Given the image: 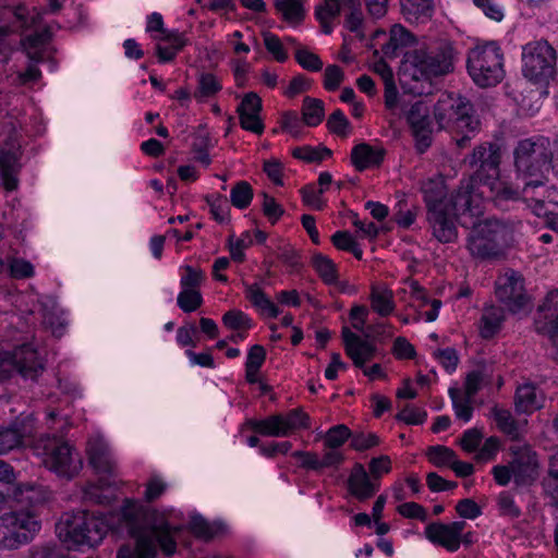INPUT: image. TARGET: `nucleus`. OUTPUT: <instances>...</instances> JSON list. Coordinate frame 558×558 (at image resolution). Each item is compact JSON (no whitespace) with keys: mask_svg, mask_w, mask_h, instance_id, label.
<instances>
[{"mask_svg":"<svg viewBox=\"0 0 558 558\" xmlns=\"http://www.w3.org/2000/svg\"><path fill=\"white\" fill-rule=\"evenodd\" d=\"M9 270L14 278H29L34 275L33 265L21 258H13L9 264Z\"/></svg>","mask_w":558,"mask_h":558,"instance_id":"69168bd1","label":"nucleus"},{"mask_svg":"<svg viewBox=\"0 0 558 558\" xmlns=\"http://www.w3.org/2000/svg\"><path fill=\"white\" fill-rule=\"evenodd\" d=\"M34 452L45 468L66 481L75 477L83 466L80 453L57 435L40 436L34 445Z\"/></svg>","mask_w":558,"mask_h":558,"instance_id":"423d86ee","label":"nucleus"},{"mask_svg":"<svg viewBox=\"0 0 558 558\" xmlns=\"http://www.w3.org/2000/svg\"><path fill=\"white\" fill-rule=\"evenodd\" d=\"M535 329L549 338L558 347V290L550 291L538 306Z\"/></svg>","mask_w":558,"mask_h":558,"instance_id":"6ab92c4d","label":"nucleus"},{"mask_svg":"<svg viewBox=\"0 0 558 558\" xmlns=\"http://www.w3.org/2000/svg\"><path fill=\"white\" fill-rule=\"evenodd\" d=\"M41 529L32 509H21L0 515V550H16L29 544Z\"/></svg>","mask_w":558,"mask_h":558,"instance_id":"0eeeda50","label":"nucleus"},{"mask_svg":"<svg viewBox=\"0 0 558 558\" xmlns=\"http://www.w3.org/2000/svg\"><path fill=\"white\" fill-rule=\"evenodd\" d=\"M505 319L501 307L490 305L486 306L482 314L481 336L485 339L493 338L501 328Z\"/></svg>","mask_w":558,"mask_h":558,"instance_id":"f704fd0d","label":"nucleus"},{"mask_svg":"<svg viewBox=\"0 0 558 558\" xmlns=\"http://www.w3.org/2000/svg\"><path fill=\"white\" fill-rule=\"evenodd\" d=\"M51 39V32L45 28L41 32H36L21 39V45L25 50L28 59L33 62L39 63L44 60L43 48Z\"/></svg>","mask_w":558,"mask_h":558,"instance_id":"bb28decb","label":"nucleus"},{"mask_svg":"<svg viewBox=\"0 0 558 558\" xmlns=\"http://www.w3.org/2000/svg\"><path fill=\"white\" fill-rule=\"evenodd\" d=\"M449 395L457 417L464 422H469L473 413V408L471 405L472 399H469V397L460 399L459 391L453 388L449 390Z\"/></svg>","mask_w":558,"mask_h":558,"instance_id":"de8ad7c7","label":"nucleus"},{"mask_svg":"<svg viewBox=\"0 0 558 558\" xmlns=\"http://www.w3.org/2000/svg\"><path fill=\"white\" fill-rule=\"evenodd\" d=\"M245 295L258 311L268 317L277 318L280 314L278 306L274 304L256 283L245 286Z\"/></svg>","mask_w":558,"mask_h":558,"instance_id":"7c9ffc66","label":"nucleus"},{"mask_svg":"<svg viewBox=\"0 0 558 558\" xmlns=\"http://www.w3.org/2000/svg\"><path fill=\"white\" fill-rule=\"evenodd\" d=\"M114 484L108 477H100L98 484H88L83 488V499L98 505H108L112 499L110 487Z\"/></svg>","mask_w":558,"mask_h":558,"instance_id":"473e14b6","label":"nucleus"},{"mask_svg":"<svg viewBox=\"0 0 558 558\" xmlns=\"http://www.w3.org/2000/svg\"><path fill=\"white\" fill-rule=\"evenodd\" d=\"M31 433L32 427L26 424L14 423L11 427H0V454L20 447Z\"/></svg>","mask_w":558,"mask_h":558,"instance_id":"a878e982","label":"nucleus"},{"mask_svg":"<svg viewBox=\"0 0 558 558\" xmlns=\"http://www.w3.org/2000/svg\"><path fill=\"white\" fill-rule=\"evenodd\" d=\"M543 395L532 384L520 386L515 392V408L523 413L533 412L542 407Z\"/></svg>","mask_w":558,"mask_h":558,"instance_id":"c85d7f7f","label":"nucleus"},{"mask_svg":"<svg viewBox=\"0 0 558 558\" xmlns=\"http://www.w3.org/2000/svg\"><path fill=\"white\" fill-rule=\"evenodd\" d=\"M369 300L373 311L380 316H388L395 310L393 293L387 288L373 286Z\"/></svg>","mask_w":558,"mask_h":558,"instance_id":"c9c22d12","label":"nucleus"},{"mask_svg":"<svg viewBox=\"0 0 558 558\" xmlns=\"http://www.w3.org/2000/svg\"><path fill=\"white\" fill-rule=\"evenodd\" d=\"M178 514L172 510L167 517L126 499L122 520L135 544L134 547H121L117 558H155L158 546L168 556L174 554L175 537L183 529L171 521Z\"/></svg>","mask_w":558,"mask_h":558,"instance_id":"f03ea898","label":"nucleus"},{"mask_svg":"<svg viewBox=\"0 0 558 558\" xmlns=\"http://www.w3.org/2000/svg\"><path fill=\"white\" fill-rule=\"evenodd\" d=\"M324 118V102L320 99L305 97L302 107V120L307 126L318 125Z\"/></svg>","mask_w":558,"mask_h":558,"instance_id":"4c0bfd02","label":"nucleus"},{"mask_svg":"<svg viewBox=\"0 0 558 558\" xmlns=\"http://www.w3.org/2000/svg\"><path fill=\"white\" fill-rule=\"evenodd\" d=\"M472 229L468 238V248L472 256L481 259H495L504 254L506 247L514 241V232L520 221L487 218L471 221Z\"/></svg>","mask_w":558,"mask_h":558,"instance_id":"20e7f679","label":"nucleus"},{"mask_svg":"<svg viewBox=\"0 0 558 558\" xmlns=\"http://www.w3.org/2000/svg\"><path fill=\"white\" fill-rule=\"evenodd\" d=\"M264 44L266 49L274 56V58L278 62H284L288 59V54L278 36L271 33H265Z\"/></svg>","mask_w":558,"mask_h":558,"instance_id":"4d7b16f0","label":"nucleus"},{"mask_svg":"<svg viewBox=\"0 0 558 558\" xmlns=\"http://www.w3.org/2000/svg\"><path fill=\"white\" fill-rule=\"evenodd\" d=\"M303 120L300 119L295 111L284 112L281 118V128L289 132L294 137H300L302 134Z\"/></svg>","mask_w":558,"mask_h":558,"instance_id":"5fc2aeb1","label":"nucleus"},{"mask_svg":"<svg viewBox=\"0 0 558 558\" xmlns=\"http://www.w3.org/2000/svg\"><path fill=\"white\" fill-rule=\"evenodd\" d=\"M482 187H487L492 193V198L499 208H505L507 202H522L529 207H532L536 215H541L545 207V193L536 192L532 196L524 195L523 180L518 175L517 183L512 184L505 181L492 180V183H486Z\"/></svg>","mask_w":558,"mask_h":558,"instance_id":"2eb2a0df","label":"nucleus"},{"mask_svg":"<svg viewBox=\"0 0 558 558\" xmlns=\"http://www.w3.org/2000/svg\"><path fill=\"white\" fill-rule=\"evenodd\" d=\"M222 88L219 80L211 73H201L198 76L197 90L194 93V97L198 100L214 96Z\"/></svg>","mask_w":558,"mask_h":558,"instance_id":"37998d69","label":"nucleus"},{"mask_svg":"<svg viewBox=\"0 0 558 558\" xmlns=\"http://www.w3.org/2000/svg\"><path fill=\"white\" fill-rule=\"evenodd\" d=\"M327 126L330 132L336 133L340 136L347 135V128L349 126V120L341 110H335L327 120Z\"/></svg>","mask_w":558,"mask_h":558,"instance_id":"13d9d810","label":"nucleus"},{"mask_svg":"<svg viewBox=\"0 0 558 558\" xmlns=\"http://www.w3.org/2000/svg\"><path fill=\"white\" fill-rule=\"evenodd\" d=\"M398 512L404 518L416 519L422 522H425L428 518L426 509L413 501L400 505Z\"/></svg>","mask_w":558,"mask_h":558,"instance_id":"680f3d73","label":"nucleus"},{"mask_svg":"<svg viewBox=\"0 0 558 558\" xmlns=\"http://www.w3.org/2000/svg\"><path fill=\"white\" fill-rule=\"evenodd\" d=\"M523 75L535 83L546 82L555 73L556 52L545 40L529 43L522 50Z\"/></svg>","mask_w":558,"mask_h":558,"instance_id":"9d476101","label":"nucleus"},{"mask_svg":"<svg viewBox=\"0 0 558 558\" xmlns=\"http://www.w3.org/2000/svg\"><path fill=\"white\" fill-rule=\"evenodd\" d=\"M245 295L258 311L268 317L277 318L280 314L278 306L274 304L256 283L245 286Z\"/></svg>","mask_w":558,"mask_h":558,"instance_id":"2f4dec72","label":"nucleus"},{"mask_svg":"<svg viewBox=\"0 0 558 558\" xmlns=\"http://www.w3.org/2000/svg\"><path fill=\"white\" fill-rule=\"evenodd\" d=\"M89 463L101 477L114 474V462L106 441L100 438H92L87 445Z\"/></svg>","mask_w":558,"mask_h":558,"instance_id":"4be33fe9","label":"nucleus"},{"mask_svg":"<svg viewBox=\"0 0 558 558\" xmlns=\"http://www.w3.org/2000/svg\"><path fill=\"white\" fill-rule=\"evenodd\" d=\"M454 49L448 41H442L428 50H416L412 63L422 76H440L453 71Z\"/></svg>","mask_w":558,"mask_h":558,"instance_id":"ddd939ff","label":"nucleus"},{"mask_svg":"<svg viewBox=\"0 0 558 558\" xmlns=\"http://www.w3.org/2000/svg\"><path fill=\"white\" fill-rule=\"evenodd\" d=\"M426 537L434 544L441 545L449 551H457L460 547L461 539L450 530L448 524L434 522L425 527Z\"/></svg>","mask_w":558,"mask_h":558,"instance_id":"b1692460","label":"nucleus"},{"mask_svg":"<svg viewBox=\"0 0 558 558\" xmlns=\"http://www.w3.org/2000/svg\"><path fill=\"white\" fill-rule=\"evenodd\" d=\"M496 296L513 313L523 308L527 299L522 278L514 272L500 277L496 282Z\"/></svg>","mask_w":558,"mask_h":558,"instance_id":"aec40b11","label":"nucleus"},{"mask_svg":"<svg viewBox=\"0 0 558 558\" xmlns=\"http://www.w3.org/2000/svg\"><path fill=\"white\" fill-rule=\"evenodd\" d=\"M352 432L344 424H339L330 427L325 435V447L328 449H338L349 438H351Z\"/></svg>","mask_w":558,"mask_h":558,"instance_id":"a18cd8bd","label":"nucleus"},{"mask_svg":"<svg viewBox=\"0 0 558 558\" xmlns=\"http://www.w3.org/2000/svg\"><path fill=\"white\" fill-rule=\"evenodd\" d=\"M240 118L241 126L256 134H260L264 131V124L262 123L258 113L255 112H238Z\"/></svg>","mask_w":558,"mask_h":558,"instance_id":"0e129e2a","label":"nucleus"},{"mask_svg":"<svg viewBox=\"0 0 558 558\" xmlns=\"http://www.w3.org/2000/svg\"><path fill=\"white\" fill-rule=\"evenodd\" d=\"M402 112L414 137L416 150L425 153L432 145L434 132L428 104L416 100L409 106L403 105Z\"/></svg>","mask_w":558,"mask_h":558,"instance_id":"f3484780","label":"nucleus"},{"mask_svg":"<svg viewBox=\"0 0 558 558\" xmlns=\"http://www.w3.org/2000/svg\"><path fill=\"white\" fill-rule=\"evenodd\" d=\"M7 362L1 364L0 380L8 379L16 372L26 379H36L45 368L44 361L33 343L16 345L7 352Z\"/></svg>","mask_w":558,"mask_h":558,"instance_id":"9b49d317","label":"nucleus"},{"mask_svg":"<svg viewBox=\"0 0 558 558\" xmlns=\"http://www.w3.org/2000/svg\"><path fill=\"white\" fill-rule=\"evenodd\" d=\"M349 493L359 501L372 498L379 489V483L375 482L361 463H355L347 481Z\"/></svg>","mask_w":558,"mask_h":558,"instance_id":"412c9836","label":"nucleus"},{"mask_svg":"<svg viewBox=\"0 0 558 558\" xmlns=\"http://www.w3.org/2000/svg\"><path fill=\"white\" fill-rule=\"evenodd\" d=\"M189 529L196 536L209 539L222 530V524L217 522L209 523L201 514H192Z\"/></svg>","mask_w":558,"mask_h":558,"instance_id":"58836bf2","label":"nucleus"},{"mask_svg":"<svg viewBox=\"0 0 558 558\" xmlns=\"http://www.w3.org/2000/svg\"><path fill=\"white\" fill-rule=\"evenodd\" d=\"M498 428L512 440H519L525 432L526 420L515 421L507 410H495Z\"/></svg>","mask_w":558,"mask_h":558,"instance_id":"72a5a7b5","label":"nucleus"},{"mask_svg":"<svg viewBox=\"0 0 558 558\" xmlns=\"http://www.w3.org/2000/svg\"><path fill=\"white\" fill-rule=\"evenodd\" d=\"M177 303L184 313H191L203 304V296L198 290L181 291L177 298Z\"/></svg>","mask_w":558,"mask_h":558,"instance_id":"09e8293b","label":"nucleus"},{"mask_svg":"<svg viewBox=\"0 0 558 558\" xmlns=\"http://www.w3.org/2000/svg\"><path fill=\"white\" fill-rule=\"evenodd\" d=\"M32 558H69V556L68 551L62 547L46 545L36 548L32 554Z\"/></svg>","mask_w":558,"mask_h":558,"instance_id":"774afa93","label":"nucleus"},{"mask_svg":"<svg viewBox=\"0 0 558 558\" xmlns=\"http://www.w3.org/2000/svg\"><path fill=\"white\" fill-rule=\"evenodd\" d=\"M313 267L327 284L337 282V269L335 263L326 255L315 254L312 259Z\"/></svg>","mask_w":558,"mask_h":558,"instance_id":"ea45409f","label":"nucleus"},{"mask_svg":"<svg viewBox=\"0 0 558 558\" xmlns=\"http://www.w3.org/2000/svg\"><path fill=\"white\" fill-rule=\"evenodd\" d=\"M434 118L439 130L454 128L474 131L478 121L473 116L472 104L461 95L444 93L434 107Z\"/></svg>","mask_w":558,"mask_h":558,"instance_id":"1a4fd4ad","label":"nucleus"},{"mask_svg":"<svg viewBox=\"0 0 558 558\" xmlns=\"http://www.w3.org/2000/svg\"><path fill=\"white\" fill-rule=\"evenodd\" d=\"M253 199V189L246 181H239L231 189L230 202L238 209H245Z\"/></svg>","mask_w":558,"mask_h":558,"instance_id":"79ce46f5","label":"nucleus"},{"mask_svg":"<svg viewBox=\"0 0 558 558\" xmlns=\"http://www.w3.org/2000/svg\"><path fill=\"white\" fill-rule=\"evenodd\" d=\"M427 413L423 409H418L407 404L396 416L397 420L408 425H421L426 421Z\"/></svg>","mask_w":558,"mask_h":558,"instance_id":"603ef678","label":"nucleus"},{"mask_svg":"<svg viewBox=\"0 0 558 558\" xmlns=\"http://www.w3.org/2000/svg\"><path fill=\"white\" fill-rule=\"evenodd\" d=\"M39 306L43 316V324L47 328H50L54 336L61 337L64 330V319L56 301L52 298L46 296L39 302Z\"/></svg>","mask_w":558,"mask_h":558,"instance_id":"cd10ccee","label":"nucleus"},{"mask_svg":"<svg viewBox=\"0 0 558 558\" xmlns=\"http://www.w3.org/2000/svg\"><path fill=\"white\" fill-rule=\"evenodd\" d=\"M456 511L461 518L469 520H474L482 514L481 507L470 498L460 500L456 506Z\"/></svg>","mask_w":558,"mask_h":558,"instance_id":"bf43d9fd","label":"nucleus"},{"mask_svg":"<svg viewBox=\"0 0 558 558\" xmlns=\"http://www.w3.org/2000/svg\"><path fill=\"white\" fill-rule=\"evenodd\" d=\"M401 12L410 23H424L434 12L433 0H400Z\"/></svg>","mask_w":558,"mask_h":558,"instance_id":"393cba45","label":"nucleus"},{"mask_svg":"<svg viewBox=\"0 0 558 558\" xmlns=\"http://www.w3.org/2000/svg\"><path fill=\"white\" fill-rule=\"evenodd\" d=\"M223 325L232 330H246L252 327V319L242 311L231 310L222 316Z\"/></svg>","mask_w":558,"mask_h":558,"instance_id":"49530a36","label":"nucleus"},{"mask_svg":"<svg viewBox=\"0 0 558 558\" xmlns=\"http://www.w3.org/2000/svg\"><path fill=\"white\" fill-rule=\"evenodd\" d=\"M512 459L510 465L512 469L513 481L517 486L532 485L538 475V462L536 453L526 446H511Z\"/></svg>","mask_w":558,"mask_h":558,"instance_id":"a211bd4d","label":"nucleus"},{"mask_svg":"<svg viewBox=\"0 0 558 558\" xmlns=\"http://www.w3.org/2000/svg\"><path fill=\"white\" fill-rule=\"evenodd\" d=\"M426 454L428 460L437 468H451L456 457L452 449L440 445L428 447Z\"/></svg>","mask_w":558,"mask_h":558,"instance_id":"c03bdc74","label":"nucleus"},{"mask_svg":"<svg viewBox=\"0 0 558 558\" xmlns=\"http://www.w3.org/2000/svg\"><path fill=\"white\" fill-rule=\"evenodd\" d=\"M468 72L480 87L497 85L504 77V57L500 47L490 41L470 50L466 60Z\"/></svg>","mask_w":558,"mask_h":558,"instance_id":"6e6552de","label":"nucleus"},{"mask_svg":"<svg viewBox=\"0 0 558 558\" xmlns=\"http://www.w3.org/2000/svg\"><path fill=\"white\" fill-rule=\"evenodd\" d=\"M498 506L502 515L518 518L521 514L520 508L515 505L509 492H502L498 497Z\"/></svg>","mask_w":558,"mask_h":558,"instance_id":"e2e57ef3","label":"nucleus"},{"mask_svg":"<svg viewBox=\"0 0 558 558\" xmlns=\"http://www.w3.org/2000/svg\"><path fill=\"white\" fill-rule=\"evenodd\" d=\"M377 445H379V437L376 434L352 433L351 447L356 451H365Z\"/></svg>","mask_w":558,"mask_h":558,"instance_id":"864d4df0","label":"nucleus"},{"mask_svg":"<svg viewBox=\"0 0 558 558\" xmlns=\"http://www.w3.org/2000/svg\"><path fill=\"white\" fill-rule=\"evenodd\" d=\"M413 43V36L400 24H396L391 27L389 39L383 45V53L387 58H396L399 51Z\"/></svg>","mask_w":558,"mask_h":558,"instance_id":"c756f323","label":"nucleus"},{"mask_svg":"<svg viewBox=\"0 0 558 558\" xmlns=\"http://www.w3.org/2000/svg\"><path fill=\"white\" fill-rule=\"evenodd\" d=\"M464 162L473 168L474 172L468 180L462 181L460 187L450 196L445 195L441 186L436 191L430 185L423 189L427 220L434 236L441 243H450L457 239V220L461 226L468 227L466 218L472 219L482 213L480 196L485 192L480 191V187L498 179L499 148L492 143L478 145Z\"/></svg>","mask_w":558,"mask_h":558,"instance_id":"f257e3e1","label":"nucleus"},{"mask_svg":"<svg viewBox=\"0 0 558 558\" xmlns=\"http://www.w3.org/2000/svg\"><path fill=\"white\" fill-rule=\"evenodd\" d=\"M15 496L19 501H27L35 506L47 499V492L40 485L24 483L17 487Z\"/></svg>","mask_w":558,"mask_h":558,"instance_id":"a19ab883","label":"nucleus"},{"mask_svg":"<svg viewBox=\"0 0 558 558\" xmlns=\"http://www.w3.org/2000/svg\"><path fill=\"white\" fill-rule=\"evenodd\" d=\"M275 7L282 19L291 25H298L304 19V9L300 0H276Z\"/></svg>","mask_w":558,"mask_h":558,"instance_id":"e433bc0d","label":"nucleus"},{"mask_svg":"<svg viewBox=\"0 0 558 558\" xmlns=\"http://www.w3.org/2000/svg\"><path fill=\"white\" fill-rule=\"evenodd\" d=\"M310 416L301 409H293L286 415L275 414L264 420L250 418L245 422V426L263 436L269 437H287L295 429L307 428Z\"/></svg>","mask_w":558,"mask_h":558,"instance_id":"f8f14e48","label":"nucleus"},{"mask_svg":"<svg viewBox=\"0 0 558 558\" xmlns=\"http://www.w3.org/2000/svg\"><path fill=\"white\" fill-rule=\"evenodd\" d=\"M263 211L264 215L275 223L283 215L284 209L276 202V199L266 193H263Z\"/></svg>","mask_w":558,"mask_h":558,"instance_id":"338daca9","label":"nucleus"},{"mask_svg":"<svg viewBox=\"0 0 558 558\" xmlns=\"http://www.w3.org/2000/svg\"><path fill=\"white\" fill-rule=\"evenodd\" d=\"M344 80V73L342 69L337 64L328 65L324 72V87L327 90H336L342 81Z\"/></svg>","mask_w":558,"mask_h":558,"instance_id":"6e6d98bb","label":"nucleus"},{"mask_svg":"<svg viewBox=\"0 0 558 558\" xmlns=\"http://www.w3.org/2000/svg\"><path fill=\"white\" fill-rule=\"evenodd\" d=\"M295 60L303 69L307 71L317 72L323 69V61L320 58L316 53L303 47H299L295 50Z\"/></svg>","mask_w":558,"mask_h":558,"instance_id":"8fccbe9b","label":"nucleus"},{"mask_svg":"<svg viewBox=\"0 0 558 558\" xmlns=\"http://www.w3.org/2000/svg\"><path fill=\"white\" fill-rule=\"evenodd\" d=\"M385 154L383 148H374L367 143H361L352 148L351 161L357 171H363L367 168L378 167L383 162Z\"/></svg>","mask_w":558,"mask_h":558,"instance_id":"5701e85b","label":"nucleus"},{"mask_svg":"<svg viewBox=\"0 0 558 558\" xmlns=\"http://www.w3.org/2000/svg\"><path fill=\"white\" fill-rule=\"evenodd\" d=\"M391 471V460L388 456L373 458L369 462L371 477L378 483L383 474Z\"/></svg>","mask_w":558,"mask_h":558,"instance_id":"052dcab7","label":"nucleus"},{"mask_svg":"<svg viewBox=\"0 0 558 558\" xmlns=\"http://www.w3.org/2000/svg\"><path fill=\"white\" fill-rule=\"evenodd\" d=\"M383 332L384 325L380 323L367 326L364 336L352 332L348 327L342 328L345 353L356 367H363L366 362L375 357L378 349L374 341L378 339Z\"/></svg>","mask_w":558,"mask_h":558,"instance_id":"4468645a","label":"nucleus"},{"mask_svg":"<svg viewBox=\"0 0 558 558\" xmlns=\"http://www.w3.org/2000/svg\"><path fill=\"white\" fill-rule=\"evenodd\" d=\"M61 542L69 548L87 546L95 547L108 532V524L101 517L87 511L65 513L56 526Z\"/></svg>","mask_w":558,"mask_h":558,"instance_id":"39448f33","label":"nucleus"},{"mask_svg":"<svg viewBox=\"0 0 558 558\" xmlns=\"http://www.w3.org/2000/svg\"><path fill=\"white\" fill-rule=\"evenodd\" d=\"M41 21V13L33 12L25 5L4 7L0 9V52L7 54L11 52V48L7 45L5 39L13 33L27 31Z\"/></svg>","mask_w":558,"mask_h":558,"instance_id":"dca6fc26","label":"nucleus"},{"mask_svg":"<svg viewBox=\"0 0 558 558\" xmlns=\"http://www.w3.org/2000/svg\"><path fill=\"white\" fill-rule=\"evenodd\" d=\"M183 270L185 274L180 280L182 291L197 290L205 279V274L201 269L194 268L190 265H185Z\"/></svg>","mask_w":558,"mask_h":558,"instance_id":"3c124183","label":"nucleus"},{"mask_svg":"<svg viewBox=\"0 0 558 558\" xmlns=\"http://www.w3.org/2000/svg\"><path fill=\"white\" fill-rule=\"evenodd\" d=\"M514 168L523 180L524 195L535 196L546 192V173L551 169L553 147L549 138L532 136L518 142L514 150Z\"/></svg>","mask_w":558,"mask_h":558,"instance_id":"7ed1b4c3","label":"nucleus"}]
</instances>
